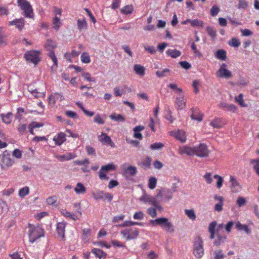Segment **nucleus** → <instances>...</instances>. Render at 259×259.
Wrapping results in <instances>:
<instances>
[{"mask_svg": "<svg viewBox=\"0 0 259 259\" xmlns=\"http://www.w3.org/2000/svg\"><path fill=\"white\" fill-rule=\"evenodd\" d=\"M179 64L182 68L185 69H189L191 67V65L189 63L185 61H181L180 62Z\"/></svg>", "mask_w": 259, "mask_h": 259, "instance_id": "obj_63", "label": "nucleus"}, {"mask_svg": "<svg viewBox=\"0 0 259 259\" xmlns=\"http://www.w3.org/2000/svg\"><path fill=\"white\" fill-rule=\"evenodd\" d=\"M206 30L208 35L211 37L212 39L214 40L217 35L216 30L213 28L209 26L207 27Z\"/></svg>", "mask_w": 259, "mask_h": 259, "instance_id": "obj_34", "label": "nucleus"}, {"mask_svg": "<svg viewBox=\"0 0 259 259\" xmlns=\"http://www.w3.org/2000/svg\"><path fill=\"white\" fill-rule=\"evenodd\" d=\"M0 117L3 122L7 124H10L13 118V113L11 112L7 114L2 113L0 114Z\"/></svg>", "mask_w": 259, "mask_h": 259, "instance_id": "obj_19", "label": "nucleus"}, {"mask_svg": "<svg viewBox=\"0 0 259 259\" xmlns=\"http://www.w3.org/2000/svg\"><path fill=\"white\" fill-rule=\"evenodd\" d=\"M230 182H231V189L233 192H238V189H234V187H238L240 188V186L237 181V180L232 176L230 177Z\"/></svg>", "mask_w": 259, "mask_h": 259, "instance_id": "obj_33", "label": "nucleus"}, {"mask_svg": "<svg viewBox=\"0 0 259 259\" xmlns=\"http://www.w3.org/2000/svg\"><path fill=\"white\" fill-rule=\"evenodd\" d=\"M28 226L29 228L28 236L30 242L33 243L40 237L44 236V230L38 225L34 226L29 224Z\"/></svg>", "mask_w": 259, "mask_h": 259, "instance_id": "obj_1", "label": "nucleus"}, {"mask_svg": "<svg viewBox=\"0 0 259 259\" xmlns=\"http://www.w3.org/2000/svg\"><path fill=\"white\" fill-rule=\"evenodd\" d=\"M147 213L152 218L157 216V212L155 208L150 207L147 210Z\"/></svg>", "mask_w": 259, "mask_h": 259, "instance_id": "obj_54", "label": "nucleus"}, {"mask_svg": "<svg viewBox=\"0 0 259 259\" xmlns=\"http://www.w3.org/2000/svg\"><path fill=\"white\" fill-rule=\"evenodd\" d=\"M57 200V196H53L49 197L47 199V202L49 205H53L56 202Z\"/></svg>", "mask_w": 259, "mask_h": 259, "instance_id": "obj_57", "label": "nucleus"}, {"mask_svg": "<svg viewBox=\"0 0 259 259\" xmlns=\"http://www.w3.org/2000/svg\"><path fill=\"white\" fill-rule=\"evenodd\" d=\"M219 107L227 111L235 112L237 110L236 106L234 104H229L225 102L219 104Z\"/></svg>", "mask_w": 259, "mask_h": 259, "instance_id": "obj_16", "label": "nucleus"}, {"mask_svg": "<svg viewBox=\"0 0 259 259\" xmlns=\"http://www.w3.org/2000/svg\"><path fill=\"white\" fill-rule=\"evenodd\" d=\"M40 52L38 51H28L24 54V58L27 61L36 64L40 60Z\"/></svg>", "mask_w": 259, "mask_h": 259, "instance_id": "obj_6", "label": "nucleus"}, {"mask_svg": "<svg viewBox=\"0 0 259 259\" xmlns=\"http://www.w3.org/2000/svg\"><path fill=\"white\" fill-rule=\"evenodd\" d=\"M157 179L155 177H151L149 180L148 187L150 189H154L156 185Z\"/></svg>", "mask_w": 259, "mask_h": 259, "instance_id": "obj_41", "label": "nucleus"}, {"mask_svg": "<svg viewBox=\"0 0 259 259\" xmlns=\"http://www.w3.org/2000/svg\"><path fill=\"white\" fill-rule=\"evenodd\" d=\"M185 213L186 215L188 217V218L194 221L196 219V215L195 214V212L192 209H186L185 210Z\"/></svg>", "mask_w": 259, "mask_h": 259, "instance_id": "obj_46", "label": "nucleus"}, {"mask_svg": "<svg viewBox=\"0 0 259 259\" xmlns=\"http://www.w3.org/2000/svg\"><path fill=\"white\" fill-rule=\"evenodd\" d=\"M134 225H142V224L141 223L138 222H132V221H125L122 224L119 225L120 227H128V226H132Z\"/></svg>", "mask_w": 259, "mask_h": 259, "instance_id": "obj_42", "label": "nucleus"}, {"mask_svg": "<svg viewBox=\"0 0 259 259\" xmlns=\"http://www.w3.org/2000/svg\"><path fill=\"white\" fill-rule=\"evenodd\" d=\"M166 53L168 55L170 56L173 58H176L181 55V52L176 49H168L166 51Z\"/></svg>", "mask_w": 259, "mask_h": 259, "instance_id": "obj_32", "label": "nucleus"}, {"mask_svg": "<svg viewBox=\"0 0 259 259\" xmlns=\"http://www.w3.org/2000/svg\"><path fill=\"white\" fill-rule=\"evenodd\" d=\"M214 199L215 200L219 201L218 203L215 204L214 206V210L217 211H221L223 209V200L224 198L222 196H218L217 195H214Z\"/></svg>", "mask_w": 259, "mask_h": 259, "instance_id": "obj_17", "label": "nucleus"}, {"mask_svg": "<svg viewBox=\"0 0 259 259\" xmlns=\"http://www.w3.org/2000/svg\"><path fill=\"white\" fill-rule=\"evenodd\" d=\"M178 107V109L182 110L185 108L186 104L184 102V99L183 95H180V97H177L175 102Z\"/></svg>", "mask_w": 259, "mask_h": 259, "instance_id": "obj_21", "label": "nucleus"}, {"mask_svg": "<svg viewBox=\"0 0 259 259\" xmlns=\"http://www.w3.org/2000/svg\"><path fill=\"white\" fill-rule=\"evenodd\" d=\"M174 136L177 139L180 140L183 143L185 142L186 140L185 133L182 130H179L175 132Z\"/></svg>", "mask_w": 259, "mask_h": 259, "instance_id": "obj_22", "label": "nucleus"}, {"mask_svg": "<svg viewBox=\"0 0 259 259\" xmlns=\"http://www.w3.org/2000/svg\"><path fill=\"white\" fill-rule=\"evenodd\" d=\"M239 3L238 5V9H245L248 7V3L245 0H238Z\"/></svg>", "mask_w": 259, "mask_h": 259, "instance_id": "obj_56", "label": "nucleus"}, {"mask_svg": "<svg viewBox=\"0 0 259 259\" xmlns=\"http://www.w3.org/2000/svg\"><path fill=\"white\" fill-rule=\"evenodd\" d=\"M77 25L80 31H82V29H87L88 28V24L85 19H78Z\"/></svg>", "mask_w": 259, "mask_h": 259, "instance_id": "obj_26", "label": "nucleus"}, {"mask_svg": "<svg viewBox=\"0 0 259 259\" xmlns=\"http://www.w3.org/2000/svg\"><path fill=\"white\" fill-rule=\"evenodd\" d=\"M250 163L253 165L254 170L259 168V158L257 159H251Z\"/></svg>", "mask_w": 259, "mask_h": 259, "instance_id": "obj_61", "label": "nucleus"}, {"mask_svg": "<svg viewBox=\"0 0 259 259\" xmlns=\"http://www.w3.org/2000/svg\"><path fill=\"white\" fill-rule=\"evenodd\" d=\"M6 35L3 33H0V47H4L7 45Z\"/></svg>", "mask_w": 259, "mask_h": 259, "instance_id": "obj_51", "label": "nucleus"}, {"mask_svg": "<svg viewBox=\"0 0 259 259\" xmlns=\"http://www.w3.org/2000/svg\"><path fill=\"white\" fill-rule=\"evenodd\" d=\"M134 70L136 73L140 76H143L145 74V69L144 66L139 65L136 64L134 66Z\"/></svg>", "mask_w": 259, "mask_h": 259, "instance_id": "obj_25", "label": "nucleus"}, {"mask_svg": "<svg viewBox=\"0 0 259 259\" xmlns=\"http://www.w3.org/2000/svg\"><path fill=\"white\" fill-rule=\"evenodd\" d=\"M133 10V7L132 6H126L123 9H121V13L125 14H130L132 13Z\"/></svg>", "mask_w": 259, "mask_h": 259, "instance_id": "obj_50", "label": "nucleus"}, {"mask_svg": "<svg viewBox=\"0 0 259 259\" xmlns=\"http://www.w3.org/2000/svg\"><path fill=\"white\" fill-rule=\"evenodd\" d=\"M213 178L217 180V187L218 188L220 189L222 186V185H223V178L221 176H220L218 175H214Z\"/></svg>", "mask_w": 259, "mask_h": 259, "instance_id": "obj_48", "label": "nucleus"}, {"mask_svg": "<svg viewBox=\"0 0 259 259\" xmlns=\"http://www.w3.org/2000/svg\"><path fill=\"white\" fill-rule=\"evenodd\" d=\"M75 193L77 194H84L86 191L85 187L81 183H78L76 187L74 188Z\"/></svg>", "mask_w": 259, "mask_h": 259, "instance_id": "obj_30", "label": "nucleus"}, {"mask_svg": "<svg viewBox=\"0 0 259 259\" xmlns=\"http://www.w3.org/2000/svg\"><path fill=\"white\" fill-rule=\"evenodd\" d=\"M195 155L200 157H207L209 151L206 145L200 144L199 146L194 147Z\"/></svg>", "mask_w": 259, "mask_h": 259, "instance_id": "obj_7", "label": "nucleus"}, {"mask_svg": "<svg viewBox=\"0 0 259 259\" xmlns=\"http://www.w3.org/2000/svg\"><path fill=\"white\" fill-rule=\"evenodd\" d=\"M193 253L196 258H200L204 255L203 241L199 235L194 239L193 242Z\"/></svg>", "mask_w": 259, "mask_h": 259, "instance_id": "obj_2", "label": "nucleus"}, {"mask_svg": "<svg viewBox=\"0 0 259 259\" xmlns=\"http://www.w3.org/2000/svg\"><path fill=\"white\" fill-rule=\"evenodd\" d=\"M217 75L220 77L228 78L232 76V73L228 69L222 67L217 72Z\"/></svg>", "mask_w": 259, "mask_h": 259, "instance_id": "obj_15", "label": "nucleus"}, {"mask_svg": "<svg viewBox=\"0 0 259 259\" xmlns=\"http://www.w3.org/2000/svg\"><path fill=\"white\" fill-rule=\"evenodd\" d=\"M29 193V188L26 186L23 188L20 189L19 191V196L21 197H24L25 196L28 195Z\"/></svg>", "mask_w": 259, "mask_h": 259, "instance_id": "obj_37", "label": "nucleus"}, {"mask_svg": "<svg viewBox=\"0 0 259 259\" xmlns=\"http://www.w3.org/2000/svg\"><path fill=\"white\" fill-rule=\"evenodd\" d=\"M17 2L18 5L24 11V16L27 18H33V9L30 3L27 0H18Z\"/></svg>", "mask_w": 259, "mask_h": 259, "instance_id": "obj_5", "label": "nucleus"}, {"mask_svg": "<svg viewBox=\"0 0 259 259\" xmlns=\"http://www.w3.org/2000/svg\"><path fill=\"white\" fill-rule=\"evenodd\" d=\"M215 56L220 60H225L226 58V52L223 50H219L217 52Z\"/></svg>", "mask_w": 259, "mask_h": 259, "instance_id": "obj_35", "label": "nucleus"}, {"mask_svg": "<svg viewBox=\"0 0 259 259\" xmlns=\"http://www.w3.org/2000/svg\"><path fill=\"white\" fill-rule=\"evenodd\" d=\"M226 240V236L218 231L217 232V239L213 242L214 245L219 246L224 243Z\"/></svg>", "mask_w": 259, "mask_h": 259, "instance_id": "obj_12", "label": "nucleus"}, {"mask_svg": "<svg viewBox=\"0 0 259 259\" xmlns=\"http://www.w3.org/2000/svg\"><path fill=\"white\" fill-rule=\"evenodd\" d=\"M220 11V8L218 7H217V6H213L210 9V15L212 16H215L218 15Z\"/></svg>", "mask_w": 259, "mask_h": 259, "instance_id": "obj_53", "label": "nucleus"}, {"mask_svg": "<svg viewBox=\"0 0 259 259\" xmlns=\"http://www.w3.org/2000/svg\"><path fill=\"white\" fill-rule=\"evenodd\" d=\"M235 101L238 103V104L242 107H245L247 106V105L245 104L243 98V95L242 94H239L238 96L235 98Z\"/></svg>", "mask_w": 259, "mask_h": 259, "instance_id": "obj_36", "label": "nucleus"}, {"mask_svg": "<svg viewBox=\"0 0 259 259\" xmlns=\"http://www.w3.org/2000/svg\"><path fill=\"white\" fill-rule=\"evenodd\" d=\"M92 252L93 253L96 257L99 258H101L102 257L105 258L107 255L103 250L97 248L93 249L92 250Z\"/></svg>", "mask_w": 259, "mask_h": 259, "instance_id": "obj_29", "label": "nucleus"}, {"mask_svg": "<svg viewBox=\"0 0 259 259\" xmlns=\"http://www.w3.org/2000/svg\"><path fill=\"white\" fill-rule=\"evenodd\" d=\"M45 47L46 49L49 51L48 56L52 60L54 65L57 67L58 65L57 58L53 51L57 47L56 42L51 39H48L47 40Z\"/></svg>", "mask_w": 259, "mask_h": 259, "instance_id": "obj_4", "label": "nucleus"}, {"mask_svg": "<svg viewBox=\"0 0 259 259\" xmlns=\"http://www.w3.org/2000/svg\"><path fill=\"white\" fill-rule=\"evenodd\" d=\"M192 115L191 118L193 120L201 121L202 120V114H201L198 109L193 108L191 109Z\"/></svg>", "mask_w": 259, "mask_h": 259, "instance_id": "obj_20", "label": "nucleus"}, {"mask_svg": "<svg viewBox=\"0 0 259 259\" xmlns=\"http://www.w3.org/2000/svg\"><path fill=\"white\" fill-rule=\"evenodd\" d=\"M82 76L84 78V79L91 81V82H95V78L91 77L90 74L88 72L83 73L82 74Z\"/></svg>", "mask_w": 259, "mask_h": 259, "instance_id": "obj_62", "label": "nucleus"}, {"mask_svg": "<svg viewBox=\"0 0 259 259\" xmlns=\"http://www.w3.org/2000/svg\"><path fill=\"white\" fill-rule=\"evenodd\" d=\"M94 122L100 124L104 123V120L101 117L100 115L98 114H97L94 117Z\"/></svg>", "mask_w": 259, "mask_h": 259, "instance_id": "obj_64", "label": "nucleus"}, {"mask_svg": "<svg viewBox=\"0 0 259 259\" xmlns=\"http://www.w3.org/2000/svg\"><path fill=\"white\" fill-rule=\"evenodd\" d=\"M163 146V144L161 143H155L150 145V148L152 150H157L162 148Z\"/></svg>", "mask_w": 259, "mask_h": 259, "instance_id": "obj_58", "label": "nucleus"}, {"mask_svg": "<svg viewBox=\"0 0 259 259\" xmlns=\"http://www.w3.org/2000/svg\"><path fill=\"white\" fill-rule=\"evenodd\" d=\"M80 58L82 62L84 63H89L91 62L90 57L86 52H83Z\"/></svg>", "mask_w": 259, "mask_h": 259, "instance_id": "obj_45", "label": "nucleus"}, {"mask_svg": "<svg viewBox=\"0 0 259 259\" xmlns=\"http://www.w3.org/2000/svg\"><path fill=\"white\" fill-rule=\"evenodd\" d=\"M224 123L223 122L221 119L219 118H215L213 119L210 123L214 128H221Z\"/></svg>", "mask_w": 259, "mask_h": 259, "instance_id": "obj_27", "label": "nucleus"}, {"mask_svg": "<svg viewBox=\"0 0 259 259\" xmlns=\"http://www.w3.org/2000/svg\"><path fill=\"white\" fill-rule=\"evenodd\" d=\"M66 135L64 133H60L53 138V140L55 142V144L57 145H61L64 142L66 141Z\"/></svg>", "mask_w": 259, "mask_h": 259, "instance_id": "obj_18", "label": "nucleus"}, {"mask_svg": "<svg viewBox=\"0 0 259 259\" xmlns=\"http://www.w3.org/2000/svg\"><path fill=\"white\" fill-rule=\"evenodd\" d=\"M74 163L76 165H88L89 163V161L88 159H84L83 160L74 161Z\"/></svg>", "mask_w": 259, "mask_h": 259, "instance_id": "obj_60", "label": "nucleus"}, {"mask_svg": "<svg viewBox=\"0 0 259 259\" xmlns=\"http://www.w3.org/2000/svg\"><path fill=\"white\" fill-rule=\"evenodd\" d=\"M228 44L230 46L237 48L240 45V42L238 39L233 37L229 41Z\"/></svg>", "mask_w": 259, "mask_h": 259, "instance_id": "obj_43", "label": "nucleus"}, {"mask_svg": "<svg viewBox=\"0 0 259 259\" xmlns=\"http://www.w3.org/2000/svg\"><path fill=\"white\" fill-rule=\"evenodd\" d=\"M115 169L116 167L113 163H109L107 165L102 166L99 172V178L101 180H108L109 179V177H107L105 172L109 170H115Z\"/></svg>", "mask_w": 259, "mask_h": 259, "instance_id": "obj_9", "label": "nucleus"}, {"mask_svg": "<svg viewBox=\"0 0 259 259\" xmlns=\"http://www.w3.org/2000/svg\"><path fill=\"white\" fill-rule=\"evenodd\" d=\"M144 129V127L142 125L136 126L134 128V137L136 138L139 139L140 140H142L143 137L142 134L140 133L141 131H143Z\"/></svg>", "mask_w": 259, "mask_h": 259, "instance_id": "obj_24", "label": "nucleus"}, {"mask_svg": "<svg viewBox=\"0 0 259 259\" xmlns=\"http://www.w3.org/2000/svg\"><path fill=\"white\" fill-rule=\"evenodd\" d=\"M150 224L152 226L160 225L164 227V229L169 232H174V227L172 224L168 221V219L165 218H159L154 220H150Z\"/></svg>", "mask_w": 259, "mask_h": 259, "instance_id": "obj_3", "label": "nucleus"}, {"mask_svg": "<svg viewBox=\"0 0 259 259\" xmlns=\"http://www.w3.org/2000/svg\"><path fill=\"white\" fill-rule=\"evenodd\" d=\"M103 191L98 190L96 192H93L92 195L95 199L98 200L99 199H103Z\"/></svg>", "mask_w": 259, "mask_h": 259, "instance_id": "obj_39", "label": "nucleus"}, {"mask_svg": "<svg viewBox=\"0 0 259 259\" xmlns=\"http://www.w3.org/2000/svg\"><path fill=\"white\" fill-rule=\"evenodd\" d=\"M179 151L181 154H186L190 156L195 155L194 147L183 146L180 148Z\"/></svg>", "mask_w": 259, "mask_h": 259, "instance_id": "obj_13", "label": "nucleus"}, {"mask_svg": "<svg viewBox=\"0 0 259 259\" xmlns=\"http://www.w3.org/2000/svg\"><path fill=\"white\" fill-rule=\"evenodd\" d=\"M124 93V89H121L120 90L118 87H116L114 88V94L115 96H121Z\"/></svg>", "mask_w": 259, "mask_h": 259, "instance_id": "obj_47", "label": "nucleus"}, {"mask_svg": "<svg viewBox=\"0 0 259 259\" xmlns=\"http://www.w3.org/2000/svg\"><path fill=\"white\" fill-rule=\"evenodd\" d=\"M110 118L115 121L124 122L125 120V118L121 114H117L115 113H112L110 115Z\"/></svg>", "mask_w": 259, "mask_h": 259, "instance_id": "obj_31", "label": "nucleus"}, {"mask_svg": "<svg viewBox=\"0 0 259 259\" xmlns=\"http://www.w3.org/2000/svg\"><path fill=\"white\" fill-rule=\"evenodd\" d=\"M203 24V21L197 19L191 20V24L192 26H202Z\"/></svg>", "mask_w": 259, "mask_h": 259, "instance_id": "obj_55", "label": "nucleus"}, {"mask_svg": "<svg viewBox=\"0 0 259 259\" xmlns=\"http://www.w3.org/2000/svg\"><path fill=\"white\" fill-rule=\"evenodd\" d=\"M140 200L144 202H149L152 205L155 203V201H156V199L154 198V197L151 196L147 194L143 195L140 198Z\"/></svg>", "mask_w": 259, "mask_h": 259, "instance_id": "obj_23", "label": "nucleus"}, {"mask_svg": "<svg viewBox=\"0 0 259 259\" xmlns=\"http://www.w3.org/2000/svg\"><path fill=\"white\" fill-rule=\"evenodd\" d=\"M99 140L101 142L104 144L109 145L111 146L113 142L111 141V139L109 136H108L106 133H102L101 136H99Z\"/></svg>", "mask_w": 259, "mask_h": 259, "instance_id": "obj_14", "label": "nucleus"}, {"mask_svg": "<svg viewBox=\"0 0 259 259\" xmlns=\"http://www.w3.org/2000/svg\"><path fill=\"white\" fill-rule=\"evenodd\" d=\"M53 27L56 29H58L61 26V22L60 21V19L57 17V16H55L53 21Z\"/></svg>", "mask_w": 259, "mask_h": 259, "instance_id": "obj_49", "label": "nucleus"}, {"mask_svg": "<svg viewBox=\"0 0 259 259\" xmlns=\"http://www.w3.org/2000/svg\"><path fill=\"white\" fill-rule=\"evenodd\" d=\"M125 172L131 176H135L137 173V168L135 166H129L125 169Z\"/></svg>", "mask_w": 259, "mask_h": 259, "instance_id": "obj_40", "label": "nucleus"}, {"mask_svg": "<svg viewBox=\"0 0 259 259\" xmlns=\"http://www.w3.org/2000/svg\"><path fill=\"white\" fill-rule=\"evenodd\" d=\"M62 213L64 215V216L70 218L73 220L76 221L78 219V217L74 213H72L69 211L64 210L63 211H62Z\"/></svg>", "mask_w": 259, "mask_h": 259, "instance_id": "obj_38", "label": "nucleus"}, {"mask_svg": "<svg viewBox=\"0 0 259 259\" xmlns=\"http://www.w3.org/2000/svg\"><path fill=\"white\" fill-rule=\"evenodd\" d=\"M65 226L66 223L64 222L58 223L57 225L58 236L62 240H65Z\"/></svg>", "mask_w": 259, "mask_h": 259, "instance_id": "obj_10", "label": "nucleus"}, {"mask_svg": "<svg viewBox=\"0 0 259 259\" xmlns=\"http://www.w3.org/2000/svg\"><path fill=\"white\" fill-rule=\"evenodd\" d=\"M151 158L148 156H147L146 158L141 162L142 165L143 166L146 167H149L151 165Z\"/></svg>", "mask_w": 259, "mask_h": 259, "instance_id": "obj_52", "label": "nucleus"}, {"mask_svg": "<svg viewBox=\"0 0 259 259\" xmlns=\"http://www.w3.org/2000/svg\"><path fill=\"white\" fill-rule=\"evenodd\" d=\"M214 254H215V259H222L225 256L224 255L222 254V250L221 249L214 251Z\"/></svg>", "mask_w": 259, "mask_h": 259, "instance_id": "obj_59", "label": "nucleus"}, {"mask_svg": "<svg viewBox=\"0 0 259 259\" xmlns=\"http://www.w3.org/2000/svg\"><path fill=\"white\" fill-rule=\"evenodd\" d=\"M14 163V161L11 158V155L8 153L7 151H4L1 162L2 168H6L10 167Z\"/></svg>", "mask_w": 259, "mask_h": 259, "instance_id": "obj_8", "label": "nucleus"}, {"mask_svg": "<svg viewBox=\"0 0 259 259\" xmlns=\"http://www.w3.org/2000/svg\"><path fill=\"white\" fill-rule=\"evenodd\" d=\"M25 24V20L23 18L15 19L13 21L9 22V25H16V27L19 30H22Z\"/></svg>", "mask_w": 259, "mask_h": 259, "instance_id": "obj_11", "label": "nucleus"}, {"mask_svg": "<svg viewBox=\"0 0 259 259\" xmlns=\"http://www.w3.org/2000/svg\"><path fill=\"white\" fill-rule=\"evenodd\" d=\"M170 72L168 69L165 68L162 71H157L156 72V75L158 77H162L167 76V74Z\"/></svg>", "mask_w": 259, "mask_h": 259, "instance_id": "obj_44", "label": "nucleus"}, {"mask_svg": "<svg viewBox=\"0 0 259 259\" xmlns=\"http://www.w3.org/2000/svg\"><path fill=\"white\" fill-rule=\"evenodd\" d=\"M131 230L130 234L127 236L126 240H131L136 238L139 235V231L137 228L130 229Z\"/></svg>", "mask_w": 259, "mask_h": 259, "instance_id": "obj_28", "label": "nucleus"}]
</instances>
